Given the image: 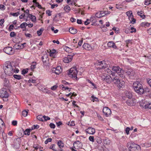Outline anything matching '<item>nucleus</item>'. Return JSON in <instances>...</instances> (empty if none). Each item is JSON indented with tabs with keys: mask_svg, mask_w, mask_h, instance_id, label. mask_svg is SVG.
<instances>
[{
	"mask_svg": "<svg viewBox=\"0 0 151 151\" xmlns=\"http://www.w3.org/2000/svg\"><path fill=\"white\" fill-rule=\"evenodd\" d=\"M4 69L5 74L9 76L12 75L14 73H17L19 71V70L17 69L15 66L10 62L5 64Z\"/></svg>",
	"mask_w": 151,
	"mask_h": 151,
	"instance_id": "nucleus-1",
	"label": "nucleus"
},
{
	"mask_svg": "<svg viewBox=\"0 0 151 151\" xmlns=\"http://www.w3.org/2000/svg\"><path fill=\"white\" fill-rule=\"evenodd\" d=\"M132 87L134 91L138 94L142 95L144 93V90L141 83L138 81L134 82Z\"/></svg>",
	"mask_w": 151,
	"mask_h": 151,
	"instance_id": "nucleus-2",
	"label": "nucleus"
},
{
	"mask_svg": "<svg viewBox=\"0 0 151 151\" xmlns=\"http://www.w3.org/2000/svg\"><path fill=\"white\" fill-rule=\"evenodd\" d=\"M127 147L128 148L129 151H138L140 148L139 145L132 142L128 143Z\"/></svg>",
	"mask_w": 151,
	"mask_h": 151,
	"instance_id": "nucleus-3",
	"label": "nucleus"
},
{
	"mask_svg": "<svg viewBox=\"0 0 151 151\" xmlns=\"http://www.w3.org/2000/svg\"><path fill=\"white\" fill-rule=\"evenodd\" d=\"M78 71L77 68L76 67L71 68L68 73V75L70 77L73 78L75 79H77V74Z\"/></svg>",
	"mask_w": 151,
	"mask_h": 151,
	"instance_id": "nucleus-4",
	"label": "nucleus"
},
{
	"mask_svg": "<svg viewBox=\"0 0 151 151\" xmlns=\"http://www.w3.org/2000/svg\"><path fill=\"white\" fill-rule=\"evenodd\" d=\"M124 72L123 70L118 66H114V76H115L116 73H117V74L122 78H124V76L123 74Z\"/></svg>",
	"mask_w": 151,
	"mask_h": 151,
	"instance_id": "nucleus-5",
	"label": "nucleus"
},
{
	"mask_svg": "<svg viewBox=\"0 0 151 151\" xmlns=\"http://www.w3.org/2000/svg\"><path fill=\"white\" fill-rule=\"evenodd\" d=\"M114 83L119 88H122L125 84V82L123 81L115 78H114Z\"/></svg>",
	"mask_w": 151,
	"mask_h": 151,
	"instance_id": "nucleus-6",
	"label": "nucleus"
},
{
	"mask_svg": "<svg viewBox=\"0 0 151 151\" xmlns=\"http://www.w3.org/2000/svg\"><path fill=\"white\" fill-rule=\"evenodd\" d=\"M132 98H133V95L131 92L127 91H125L124 92L122 96V99L124 100Z\"/></svg>",
	"mask_w": 151,
	"mask_h": 151,
	"instance_id": "nucleus-7",
	"label": "nucleus"
},
{
	"mask_svg": "<svg viewBox=\"0 0 151 151\" xmlns=\"http://www.w3.org/2000/svg\"><path fill=\"white\" fill-rule=\"evenodd\" d=\"M141 106L145 108H149L151 109V103L146 102L144 101H142L140 102Z\"/></svg>",
	"mask_w": 151,
	"mask_h": 151,
	"instance_id": "nucleus-8",
	"label": "nucleus"
},
{
	"mask_svg": "<svg viewBox=\"0 0 151 151\" xmlns=\"http://www.w3.org/2000/svg\"><path fill=\"white\" fill-rule=\"evenodd\" d=\"M98 64L99 65V67L97 68V70H99L105 69L107 67V65L104 61L98 62Z\"/></svg>",
	"mask_w": 151,
	"mask_h": 151,
	"instance_id": "nucleus-9",
	"label": "nucleus"
},
{
	"mask_svg": "<svg viewBox=\"0 0 151 151\" xmlns=\"http://www.w3.org/2000/svg\"><path fill=\"white\" fill-rule=\"evenodd\" d=\"M9 96V94L5 89H3L0 91V97L7 98Z\"/></svg>",
	"mask_w": 151,
	"mask_h": 151,
	"instance_id": "nucleus-10",
	"label": "nucleus"
},
{
	"mask_svg": "<svg viewBox=\"0 0 151 151\" xmlns=\"http://www.w3.org/2000/svg\"><path fill=\"white\" fill-rule=\"evenodd\" d=\"M125 100L126 101V103L129 106H134L135 105V102L134 101V99L132 98L129 99H126Z\"/></svg>",
	"mask_w": 151,
	"mask_h": 151,
	"instance_id": "nucleus-11",
	"label": "nucleus"
},
{
	"mask_svg": "<svg viewBox=\"0 0 151 151\" xmlns=\"http://www.w3.org/2000/svg\"><path fill=\"white\" fill-rule=\"evenodd\" d=\"M52 71L57 75L59 74L62 71V69L60 66H58L56 68H53L52 69Z\"/></svg>",
	"mask_w": 151,
	"mask_h": 151,
	"instance_id": "nucleus-12",
	"label": "nucleus"
},
{
	"mask_svg": "<svg viewBox=\"0 0 151 151\" xmlns=\"http://www.w3.org/2000/svg\"><path fill=\"white\" fill-rule=\"evenodd\" d=\"M103 112L106 116H109L111 114V110L107 107H105L104 108Z\"/></svg>",
	"mask_w": 151,
	"mask_h": 151,
	"instance_id": "nucleus-13",
	"label": "nucleus"
},
{
	"mask_svg": "<svg viewBox=\"0 0 151 151\" xmlns=\"http://www.w3.org/2000/svg\"><path fill=\"white\" fill-rule=\"evenodd\" d=\"M3 50L6 53L9 55L12 54L14 52L12 50V48L10 47H8L4 48Z\"/></svg>",
	"mask_w": 151,
	"mask_h": 151,
	"instance_id": "nucleus-14",
	"label": "nucleus"
},
{
	"mask_svg": "<svg viewBox=\"0 0 151 151\" xmlns=\"http://www.w3.org/2000/svg\"><path fill=\"white\" fill-rule=\"evenodd\" d=\"M1 77L2 78H4L3 84L4 86L5 87L8 88L10 86V84L9 81L7 78H4L3 77V75L1 76Z\"/></svg>",
	"mask_w": 151,
	"mask_h": 151,
	"instance_id": "nucleus-15",
	"label": "nucleus"
},
{
	"mask_svg": "<svg viewBox=\"0 0 151 151\" xmlns=\"http://www.w3.org/2000/svg\"><path fill=\"white\" fill-rule=\"evenodd\" d=\"M83 48L87 50H91L94 49V47H92L90 45L87 43L84 44L83 46Z\"/></svg>",
	"mask_w": 151,
	"mask_h": 151,
	"instance_id": "nucleus-16",
	"label": "nucleus"
},
{
	"mask_svg": "<svg viewBox=\"0 0 151 151\" xmlns=\"http://www.w3.org/2000/svg\"><path fill=\"white\" fill-rule=\"evenodd\" d=\"M73 57L72 56L68 55L64 58L63 60L65 63H68L72 61Z\"/></svg>",
	"mask_w": 151,
	"mask_h": 151,
	"instance_id": "nucleus-17",
	"label": "nucleus"
},
{
	"mask_svg": "<svg viewBox=\"0 0 151 151\" xmlns=\"http://www.w3.org/2000/svg\"><path fill=\"white\" fill-rule=\"evenodd\" d=\"M86 132L89 134H93L95 132V130L94 128L90 127L86 129Z\"/></svg>",
	"mask_w": 151,
	"mask_h": 151,
	"instance_id": "nucleus-18",
	"label": "nucleus"
},
{
	"mask_svg": "<svg viewBox=\"0 0 151 151\" xmlns=\"http://www.w3.org/2000/svg\"><path fill=\"white\" fill-rule=\"evenodd\" d=\"M27 17L29 18L33 22H35L36 21V17L35 16L32 15V14H29Z\"/></svg>",
	"mask_w": 151,
	"mask_h": 151,
	"instance_id": "nucleus-19",
	"label": "nucleus"
},
{
	"mask_svg": "<svg viewBox=\"0 0 151 151\" xmlns=\"http://www.w3.org/2000/svg\"><path fill=\"white\" fill-rule=\"evenodd\" d=\"M125 73L127 75L133 76L134 75V72L132 69H129Z\"/></svg>",
	"mask_w": 151,
	"mask_h": 151,
	"instance_id": "nucleus-20",
	"label": "nucleus"
},
{
	"mask_svg": "<svg viewBox=\"0 0 151 151\" xmlns=\"http://www.w3.org/2000/svg\"><path fill=\"white\" fill-rule=\"evenodd\" d=\"M69 32L72 34H75L77 33V31L74 28L71 27L69 29Z\"/></svg>",
	"mask_w": 151,
	"mask_h": 151,
	"instance_id": "nucleus-21",
	"label": "nucleus"
},
{
	"mask_svg": "<svg viewBox=\"0 0 151 151\" xmlns=\"http://www.w3.org/2000/svg\"><path fill=\"white\" fill-rule=\"evenodd\" d=\"M64 50L68 53H71L72 52L73 49L69 48L68 47L65 46L64 48Z\"/></svg>",
	"mask_w": 151,
	"mask_h": 151,
	"instance_id": "nucleus-22",
	"label": "nucleus"
},
{
	"mask_svg": "<svg viewBox=\"0 0 151 151\" xmlns=\"http://www.w3.org/2000/svg\"><path fill=\"white\" fill-rule=\"evenodd\" d=\"M58 147L60 148H62L64 147V144L61 140H59L57 143Z\"/></svg>",
	"mask_w": 151,
	"mask_h": 151,
	"instance_id": "nucleus-23",
	"label": "nucleus"
},
{
	"mask_svg": "<svg viewBox=\"0 0 151 151\" xmlns=\"http://www.w3.org/2000/svg\"><path fill=\"white\" fill-rule=\"evenodd\" d=\"M129 19L132 24H134L135 23L136 20L135 19L133 18V16H132V17H129Z\"/></svg>",
	"mask_w": 151,
	"mask_h": 151,
	"instance_id": "nucleus-24",
	"label": "nucleus"
},
{
	"mask_svg": "<svg viewBox=\"0 0 151 151\" xmlns=\"http://www.w3.org/2000/svg\"><path fill=\"white\" fill-rule=\"evenodd\" d=\"M143 12L142 11H138L137 12L138 14L143 19L145 18V15L143 14H143Z\"/></svg>",
	"mask_w": 151,
	"mask_h": 151,
	"instance_id": "nucleus-25",
	"label": "nucleus"
},
{
	"mask_svg": "<svg viewBox=\"0 0 151 151\" xmlns=\"http://www.w3.org/2000/svg\"><path fill=\"white\" fill-rule=\"evenodd\" d=\"M64 10L66 12L68 13L70 10V8L68 5H66L64 7Z\"/></svg>",
	"mask_w": 151,
	"mask_h": 151,
	"instance_id": "nucleus-26",
	"label": "nucleus"
},
{
	"mask_svg": "<svg viewBox=\"0 0 151 151\" xmlns=\"http://www.w3.org/2000/svg\"><path fill=\"white\" fill-rule=\"evenodd\" d=\"M27 23L26 22H24L21 24L18 27V28H21L22 29H23L24 28H25L26 29V27L27 26Z\"/></svg>",
	"mask_w": 151,
	"mask_h": 151,
	"instance_id": "nucleus-27",
	"label": "nucleus"
},
{
	"mask_svg": "<svg viewBox=\"0 0 151 151\" xmlns=\"http://www.w3.org/2000/svg\"><path fill=\"white\" fill-rule=\"evenodd\" d=\"M47 55H46L42 57V60L43 63H45L47 60Z\"/></svg>",
	"mask_w": 151,
	"mask_h": 151,
	"instance_id": "nucleus-28",
	"label": "nucleus"
},
{
	"mask_svg": "<svg viewBox=\"0 0 151 151\" xmlns=\"http://www.w3.org/2000/svg\"><path fill=\"white\" fill-rule=\"evenodd\" d=\"M36 62H33L32 63V64L31 66V69L32 70H33L36 68Z\"/></svg>",
	"mask_w": 151,
	"mask_h": 151,
	"instance_id": "nucleus-29",
	"label": "nucleus"
},
{
	"mask_svg": "<svg viewBox=\"0 0 151 151\" xmlns=\"http://www.w3.org/2000/svg\"><path fill=\"white\" fill-rule=\"evenodd\" d=\"M73 42L71 44L72 47H76L77 45V42L75 39L73 40Z\"/></svg>",
	"mask_w": 151,
	"mask_h": 151,
	"instance_id": "nucleus-30",
	"label": "nucleus"
},
{
	"mask_svg": "<svg viewBox=\"0 0 151 151\" xmlns=\"http://www.w3.org/2000/svg\"><path fill=\"white\" fill-rule=\"evenodd\" d=\"M13 47L15 49H21V46L18 44H16Z\"/></svg>",
	"mask_w": 151,
	"mask_h": 151,
	"instance_id": "nucleus-31",
	"label": "nucleus"
},
{
	"mask_svg": "<svg viewBox=\"0 0 151 151\" xmlns=\"http://www.w3.org/2000/svg\"><path fill=\"white\" fill-rule=\"evenodd\" d=\"M107 46L109 47H113V42L112 41L109 42L107 44Z\"/></svg>",
	"mask_w": 151,
	"mask_h": 151,
	"instance_id": "nucleus-32",
	"label": "nucleus"
},
{
	"mask_svg": "<svg viewBox=\"0 0 151 151\" xmlns=\"http://www.w3.org/2000/svg\"><path fill=\"white\" fill-rule=\"evenodd\" d=\"M43 30L44 29L43 28H41L39 30L37 31V33L38 36H40L42 35Z\"/></svg>",
	"mask_w": 151,
	"mask_h": 151,
	"instance_id": "nucleus-33",
	"label": "nucleus"
},
{
	"mask_svg": "<svg viewBox=\"0 0 151 151\" xmlns=\"http://www.w3.org/2000/svg\"><path fill=\"white\" fill-rule=\"evenodd\" d=\"M13 76L15 78L18 80H20L22 79L21 76L20 75H14Z\"/></svg>",
	"mask_w": 151,
	"mask_h": 151,
	"instance_id": "nucleus-34",
	"label": "nucleus"
},
{
	"mask_svg": "<svg viewBox=\"0 0 151 151\" xmlns=\"http://www.w3.org/2000/svg\"><path fill=\"white\" fill-rule=\"evenodd\" d=\"M37 119L39 121L42 122L44 121V120L42 119V118H43V117L42 116V115H38L37 116Z\"/></svg>",
	"mask_w": 151,
	"mask_h": 151,
	"instance_id": "nucleus-35",
	"label": "nucleus"
},
{
	"mask_svg": "<svg viewBox=\"0 0 151 151\" xmlns=\"http://www.w3.org/2000/svg\"><path fill=\"white\" fill-rule=\"evenodd\" d=\"M127 15L129 17H132V16H133L132 15V12L131 11H128L126 12Z\"/></svg>",
	"mask_w": 151,
	"mask_h": 151,
	"instance_id": "nucleus-36",
	"label": "nucleus"
},
{
	"mask_svg": "<svg viewBox=\"0 0 151 151\" xmlns=\"http://www.w3.org/2000/svg\"><path fill=\"white\" fill-rule=\"evenodd\" d=\"M28 111V110H27V111L25 110L23 111L22 112V115L24 116H26L27 115Z\"/></svg>",
	"mask_w": 151,
	"mask_h": 151,
	"instance_id": "nucleus-37",
	"label": "nucleus"
},
{
	"mask_svg": "<svg viewBox=\"0 0 151 151\" xmlns=\"http://www.w3.org/2000/svg\"><path fill=\"white\" fill-rule=\"evenodd\" d=\"M132 40H129L125 41V42L126 43V46L127 47H128V45L129 43H130L131 44L132 43Z\"/></svg>",
	"mask_w": 151,
	"mask_h": 151,
	"instance_id": "nucleus-38",
	"label": "nucleus"
},
{
	"mask_svg": "<svg viewBox=\"0 0 151 151\" xmlns=\"http://www.w3.org/2000/svg\"><path fill=\"white\" fill-rule=\"evenodd\" d=\"M30 131V129H26L24 132V134L26 135H29Z\"/></svg>",
	"mask_w": 151,
	"mask_h": 151,
	"instance_id": "nucleus-39",
	"label": "nucleus"
},
{
	"mask_svg": "<svg viewBox=\"0 0 151 151\" xmlns=\"http://www.w3.org/2000/svg\"><path fill=\"white\" fill-rule=\"evenodd\" d=\"M95 16L96 17L98 18L102 17V16L101 15V14H100V12H97Z\"/></svg>",
	"mask_w": 151,
	"mask_h": 151,
	"instance_id": "nucleus-40",
	"label": "nucleus"
},
{
	"mask_svg": "<svg viewBox=\"0 0 151 151\" xmlns=\"http://www.w3.org/2000/svg\"><path fill=\"white\" fill-rule=\"evenodd\" d=\"M150 24V23L148 22H143L142 23V26H146L147 27H149Z\"/></svg>",
	"mask_w": 151,
	"mask_h": 151,
	"instance_id": "nucleus-41",
	"label": "nucleus"
},
{
	"mask_svg": "<svg viewBox=\"0 0 151 151\" xmlns=\"http://www.w3.org/2000/svg\"><path fill=\"white\" fill-rule=\"evenodd\" d=\"M151 4V0H146L145 1V4L146 5H148Z\"/></svg>",
	"mask_w": 151,
	"mask_h": 151,
	"instance_id": "nucleus-42",
	"label": "nucleus"
},
{
	"mask_svg": "<svg viewBox=\"0 0 151 151\" xmlns=\"http://www.w3.org/2000/svg\"><path fill=\"white\" fill-rule=\"evenodd\" d=\"M28 72V69H25L23 70L22 71V73L24 75L27 73Z\"/></svg>",
	"mask_w": 151,
	"mask_h": 151,
	"instance_id": "nucleus-43",
	"label": "nucleus"
},
{
	"mask_svg": "<svg viewBox=\"0 0 151 151\" xmlns=\"http://www.w3.org/2000/svg\"><path fill=\"white\" fill-rule=\"evenodd\" d=\"M55 145L53 144L51 145L50 147V149L54 151H57L55 149Z\"/></svg>",
	"mask_w": 151,
	"mask_h": 151,
	"instance_id": "nucleus-44",
	"label": "nucleus"
},
{
	"mask_svg": "<svg viewBox=\"0 0 151 151\" xmlns=\"http://www.w3.org/2000/svg\"><path fill=\"white\" fill-rule=\"evenodd\" d=\"M77 2V0H71L70 3L69 4H71L72 5L74 4L75 5H76V3Z\"/></svg>",
	"mask_w": 151,
	"mask_h": 151,
	"instance_id": "nucleus-45",
	"label": "nucleus"
},
{
	"mask_svg": "<svg viewBox=\"0 0 151 151\" xmlns=\"http://www.w3.org/2000/svg\"><path fill=\"white\" fill-rule=\"evenodd\" d=\"M10 35L11 37H14L16 35V34L14 32H12L10 33Z\"/></svg>",
	"mask_w": 151,
	"mask_h": 151,
	"instance_id": "nucleus-46",
	"label": "nucleus"
},
{
	"mask_svg": "<svg viewBox=\"0 0 151 151\" xmlns=\"http://www.w3.org/2000/svg\"><path fill=\"white\" fill-rule=\"evenodd\" d=\"M114 31H115V32L116 34L118 33L119 32V29L118 28L115 27H114Z\"/></svg>",
	"mask_w": 151,
	"mask_h": 151,
	"instance_id": "nucleus-47",
	"label": "nucleus"
},
{
	"mask_svg": "<svg viewBox=\"0 0 151 151\" xmlns=\"http://www.w3.org/2000/svg\"><path fill=\"white\" fill-rule=\"evenodd\" d=\"M43 118L44 119V120L45 121H47V120H50V117H48L47 116H43Z\"/></svg>",
	"mask_w": 151,
	"mask_h": 151,
	"instance_id": "nucleus-48",
	"label": "nucleus"
},
{
	"mask_svg": "<svg viewBox=\"0 0 151 151\" xmlns=\"http://www.w3.org/2000/svg\"><path fill=\"white\" fill-rule=\"evenodd\" d=\"M89 139L90 141L93 142L94 141V137L93 136H90L89 137Z\"/></svg>",
	"mask_w": 151,
	"mask_h": 151,
	"instance_id": "nucleus-49",
	"label": "nucleus"
},
{
	"mask_svg": "<svg viewBox=\"0 0 151 151\" xmlns=\"http://www.w3.org/2000/svg\"><path fill=\"white\" fill-rule=\"evenodd\" d=\"M130 130V128L129 127H127L125 129V132L127 135L129 134V131Z\"/></svg>",
	"mask_w": 151,
	"mask_h": 151,
	"instance_id": "nucleus-50",
	"label": "nucleus"
},
{
	"mask_svg": "<svg viewBox=\"0 0 151 151\" xmlns=\"http://www.w3.org/2000/svg\"><path fill=\"white\" fill-rule=\"evenodd\" d=\"M90 20L87 19L86 21L84 22V24L85 25H87L89 24L90 22Z\"/></svg>",
	"mask_w": 151,
	"mask_h": 151,
	"instance_id": "nucleus-51",
	"label": "nucleus"
},
{
	"mask_svg": "<svg viewBox=\"0 0 151 151\" xmlns=\"http://www.w3.org/2000/svg\"><path fill=\"white\" fill-rule=\"evenodd\" d=\"M91 97L93 98V101L94 102V101H98V99L97 98L94 97L93 96H92Z\"/></svg>",
	"mask_w": 151,
	"mask_h": 151,
	"instance_id": "nucleus-52",
	"label": "nucleus"
},
{
	"mask_svg": "<svg viewBox=\"0 0 151 151\" xmlns=\"http://www.w3.org/2000/svg\"><path fill=\"white\" fill-rule=\"evenodd\" d=\"M131 33H133V32H136V29L135 28H134L133 27H131L130 28Z\"/></svg>",
	"mask_w": 151,
	"mask_h": 151,
	"instance_id": "nucleus-53",
	"label": "nucleus"
},
{
	"mask_svg": "<svg viewBox=\"0 0 151 151\" xmlns=\"http://www.w3.org/2000/svg\"><path fill=\"white\" fill-rule=\"evenodd\" d=\"M4 122L2 121V120L0 118V127L1 126H4Z\"/></svg>",
	"mask_w": 151,
	"mask_h": 151,
	"instance_id": "nucleus-54",
	"label": "nucleus"
},
{
	"mask_svg": "<svg viewBox=\"0 0 151 151\" xmlns=\"http://www.w3.org/2000/svg\"><path fill=\"white\" fill-rule=\"evenodd\" d=\"M50 126L51 128L52 129H54L55 127V125L54 124L52 123L50 124Z\"/></svg>",
	"mask_w": 151,
	"mask_h": 151,
	"instance_id": "nucleus-55",
	"label": "nucleus"
},
{
	"mask_svg": "<svg viewBox=\"0 0 151 151\" xmlns=\"http://www.w3.org/2000/svg\"><path fill=\"white\" fill-rule=\"evenodd\" d=\"M51 12L50 10H47L46 12V14H47L48 16H51Z\"/></svg>",
	"mask_w": 151,
	"mask_h": 151,
	"instance_id": "nucleus-56",
	"label": "nucleus"
},
{
	"mask_svg": "<svg viewBox=\"0 0 151 151\" xmlns=\"http://www.w3.org/2000/svg\"><path fill=\"white\" fill-rule=\"evenodd\" d=\"M36 4L35 6H37L40 9H43V8H42L41 5L39 4V3L38 2V4Z\"/></svg>",
	"mask_w": 151,
	"mask_h": 151,
	"instance_id": "nucleus-57",
	"label": "nucleus"
},
{
	"mask_svg": "<svg viewBox=\"0 0 151 151\" xmlns=\"http://www.w3.org/2000/svg\"><path fill=\"white\" fill-rule=\"evenodd\" d=\"M130 30L129 29L127 28L125 29V32L127 34L130 33Z\"/></svg>",
	"mask_w": 151,
	"mask_h": 151,
	"instance_id": "nucleus-58",
	"label": "nucleus"
},
{
	"mask_svg": "<svg viewBox=\"0 0 151 151\" xmlns=\"http://www.w3.org/2000/svg\"><path fill=\"white\" fill-rule=\"evenodd\" d=\"M106 75L105 74V75H103L101 76L102 79L103 81H105L107 79V78H106V76H107L106 75Z\"/></svg>",
	"mask_w": 151,
	"mask_h": 151,
	"instance_id": "nucleus-59",
	"label": "nucleus"
},
{
	"mask_svg": "<svg viewBox=\"0 0 151 151\" xmlns=\"http://www.w3.org/2000/svg\"><path fill=\"white\" fill-rule=\"evenodd\" d=\"M14 27V26L13 24H11L10 25L9 27V30L10 31H12L13 29V28Z\"/></svg>",
	"mask_w": 151,
	"mask_h": 151,
	"instance_id": "nucleus-60",
	"label": "nucleus"
},
{
	"mask_svg": "<svg viewBox=\"0 0 151 151\" xmlns=\"http://www.w3.org/2000/svg\"><path fill=\"white\" fill-rule=\"evenodd\" d=\"M12 124L14 126H16L17 124V122L16 121L14 120L12 122Z\"/></svg>",
	"mask_w": 151,
	"mask_h": 151,
	"instance_id": "nucleus-61",
	"label": "nucleus"
},
{
	"mask_svg": "<svg viewBox=\"0 0 151 151\" xmlns=\"http://www.w3.org/2000/svg\"><path fill=\"white\" fill-rule=\"evenodd\" d=\"M97 116L98 118L101 121H102L103 120V118L99 114H97Z\"/></svg>",
	"mask_w": 151,
	"mask_h": 151,
	"instance_id": "nucleus-62",
	"label": "nucleus"
},
{
	"mask_svg": "<svg viewBox=\"0 0 151 151\" xmlns=\"http://www.w3.org/2000/svg\"><path fill=\"white\" fill-rule=\"evenodd\" d=\"M39 128V125H34V128H33V127H32V129H37Z\"/></svg>",
	"mask_w": 151,
	"mask_h": 151,
	"instance_id": "nucleus-63",
	"label": "nucleus"
},
{
	"mask_svg": "<svg viewBox=\"0 0 151 151\" xmlns=\"http://www.w3.org/2000/svg\"><path fill=\"white\" fill-rule=\"evenodd\" d=\"M57 86H56V85H54L53 86H52L51 88V89L52 90H54L55 89H56L57 88Z\"/></svg>",
	"mask_w": 151,
	"mask_h": 151,
	"instance_id": "nucleus-64",
	"label": "nucleus"
}]
</instances>
